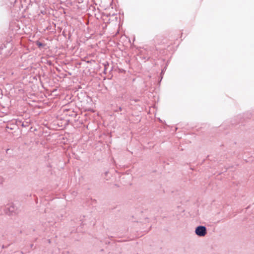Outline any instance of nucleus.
Segmentation results:
<instances>
[{
    "instance_id": "nucleus-1",
    "label": "nucleus",
    "mask_w": 254,
    "mask_h": 254,
    "mask_svg": "<svg viewBox=\"0 0 254 254\" xmlns=\"http://www.w3.org/2000/svg\"><path fill=\"white\" fill-rule=\"evenodd\" d=\"M195 233L197 235L203 237L206 234V228L204 226H198L195 229Z\"/></svg>"
},
{
    "instance_id": "nucleus-2",
    "label": "nucleus",
    "mask_w": 254,
    "mask_h": 254,
    "mask_svg": "<svg viewBox=\"0 0 254 254\" xmlns=\"http://www.w3.org/2000/svg\"><path fill=\"white\" fill-rule=\"evenodd\" d=\"M37 45H38L39 46H42V44H41V43H39V42H38V43H37Z\"/></svg>"
}]
</instances>
